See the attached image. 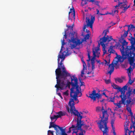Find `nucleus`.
<instances>
[{
  "label": "nucleus",
  "instance_id": "51",
  "mask_svg": "<svg viewBox=\"0 0 135 135\" xmlns=\"http://www.w3.org/2000/svg\"><path fill=\"white\" fill-rule=\"evenodd\" d=\"M94 2L95 3V4L97 5L98 6H99V2L98 1H96L94 0V2Z\"/></svg>",
  "mask_w": 135,
  "mask_h": 135
},
{
  "label": "nucleus",
  "instance_id": "47",
  "mask_svg": "<svg viewBox=\"0 0 135 135\" xmlns=\"http://www.w3.org/2000/svg\"><path fill=\"white\" fill-rule=\"evenodd\" d=\"M105 81L106 84H108L110 83V79L106 80H105Z\"/></svg>",
  "mask_w": 135,
  "mask_h": 135
},
{
  "label": "nucleus",
  "instance_id": "37",
  "mask_svg": "<svg viewBox=\"0 0 135 135\" xmlns=\"http://www.w3.org/2000/svg\"><path fill=\"white\" fill-rule=\"evenodd\" d=\"M54 122H50V125L49 127V128H51L52 127H51L52 126H55V125L56 124H54Z\"/></svg>",
  "mask_w": 135,
  "mask_h": 135
},
{
  "label": "nucleus",
  "instance_id": "36",
  "mask_svg": "<svg viewBox=\"0 0 135 135\" xmlns=\"http://www.w3.org/2000/svg\"><path fill=\"white\" fill-rule=\"evenodd\" d=\"M90 37V36L89 34H87L84 37L85 41H86V40L89 39Z\"/></svg>",
  "mask_w": 135,
  "mask_h": 135
},
{
  "label": "nucleus",
  "instance_id": "45",
  "mask_svg": "<svg viewBox=\"0 0 135 135\" xmlns=\"http://www.w3.org/2000/svg\"><path fill=\"white\" fill-rule=\"evenodd\" d=\"M128 84V83L127 84L124 86L122 88L124 90H125L126 91V90L127 89V88H128V86L127 85Z\"/></svg>",
  "mask_w": 135,
  "mask_h": 135
},
{
  "label": "nucleus",
  "instance_id": "20",
  "mask_svg": "<svg viewBox=\"0 0 135 135\" xmlns=\"http://www.w3.org/2000/svg\"><path fill=\"white\" fill-rule=\"evenodd\" d=\"M111 45L110 46L109 49L108 50V51L110 53H114L115 52V51L113 49V48L115 47V46L117 47V44H115V45L113 46L112 44V43H111Z\"/></svg>",
  "mask_w": 135,
  "mask_h": 135
},
{
  "label": "nucleus",
  "instance_id": "42",
  "mask_svg": "<svg viewBox=\"0 0 135 135\" xmlns=\"http://www.w3.org/2000/svg\"><path fill=\"white\" fill-rule=\"evenodd\" d=\"M131 28L132 31H135V27L132 24L131 25Z\"/></svg>",
  "mask_w": 135,
  "mask_h": 135
},
{
  "label": "nucleus",
  "instance_id": "34",
  "mask_svg": "<svg viewBox=\"0 0 135 135\" xmlns=\"http://www.w3.org/2000/svg\"><path fill=\"white\" fill-rule=\"evenodd\" d=\"M86 67H83V68L81 71V76L83 77V75L84 74L85 69L86 68Z\"/></svg>",
  "mask_w": 135,
  "mask_h": 135
},
{
  "label": "nucleus",
  "instance_id": "64",
  "mask_svg": "<svg viewBox=\"0 0 135 135\" xmlns=\"http://www.w3.org/2000/svg\"><path fill=\"white\" fill-rule=\"evenodd\" d=\"M65 59V57H63V58L61 60V61L60 62L61 63H62V62L64 60V59Z\"/></svg>",
  "mask_w": 135,
  "mask_h": 135
},
{
  "label": "nucleus",
  "instance_id": "52",
  "mask_svg": "<svg viewBox=\"0 0 135 135\" xmlns=\"http://www.w3.org/2000/svg\"><path fill=\"white\" fill-rule=\"evenodd\" d=\"M92 65V69L93 70L95 68L94 63H91Z\"/></svg>",
  "mask_w": 135,
  "mask_h": 135
},
{
  "label": "nucleus",
  "instance_id": "7",
  "mask_svg": "<svg viewBox=\"0 0 135 135\" xmlns=\"http://www.w3.org/2000/svg\"><path fill=\"white\" fill-rule=\"evenodd\" d=\"M100 51V49H99L98 47H95L93 49V57L91 59H90L91 63H94L96 57H99V56Z\"/></svg>",
  "mask_w": 135,
  "mask_h": 135
},
{
  "label": "nucleus",
  "instance_id": "30",
  "mask_svg": "<svg viewBox=\"0 0 135 135\" xmlns=\"http://www.w3.org/2000/svg\"><path fill=\"white\" fill-rule=\"evenodd\" d=\"M130 5H129L128 6H127H127L126 7V8H125L123 9V10L121 12V13H125L127 10L130 7Z\"/></svg>",
  "mask_w": 135,
  "mask_h": 135
},
{
  "label": "nucleus",
  "instance_id": "12",
  "mask_svg": "<svg viewBox=\"0 0 135 135\" xmlns=\"http://www.w3.org/2000/svg\"><path fill=\"white\" fill-rule=\"evenodd\" d=\"M126 52L124 51H120L122 56H119L118 57V61L120 62H123L124 60L127 58L128 57L129 55L128 54H127L126 51Z\"/></svg>",
  "mask_w": 135,
  "mask_h": 135
},
{
  "label": "nucleus",
  "instance_id": "40",
  "mask_svg": "<svg viewBox=\"0 0 135 135\" xmlns=\"http://www.w3.org/2000/svg\"><path fill=\"white\" fill-rule=\"evenodd\" d=\"M81 123L82 124H83V126H84V127L85 128V129H88L89 127V126H87L85 124H83V122H82L81 121ZM83 126V125L82 126Z\"/></svg>",
  "mask_w": 135,
  "mask_h": 135
},
{
  "label": "nucleus",
  "instance_id": "44",
  "mask_svg": "<svg viewBox=\"0 0 135 135\" xmlns=\"http://www.w3.org/2000/svg\"><path fill=\"white\" fill-rule=\"evenodd\" d=\"M79 130H80L81 132L79 133V135H84L83 129L81 128Z\"/></svg>",
  "mask_w": 135,
  "mask_h": 135
},
{
  "label": "nucleus",
  "instance_id": "10",
  "mask_svg": "<svg viewBox=\"0 0 135 135\" xmlns=\"http://www.w3.org/2000/svg\"><path fill=\"white\" fill-rule=\"evenodd\" d=\"M112 40H113V38L112 36H110L109 37L108 36H106V37L104 36L102 38H100V44L103 47H104L105 46L104 43H105L107 41L108 42H109Z\"/></svg>",
  "mask_w": 135,
  "mask_h": 135
},
{
  "label": "nucleus",
  "instance_id": "57",
  "mask_svg": "<svg viewBox=\"0 0 135 135\" xmlns=\"http://www.w3.org/2000/svg\"><path fill=\"white\" fill-rule=\"evenodd\" d=\"M79 94H78V95H79V97H81V96L82 94V93H81V92L79 90Z\"/></svg>",
  "mask_w": 135,
  "mask_h": 135
},
{
  "label": "nucleus",
  "instance_id": "29",
  "mask_svg": "<svg viewBox=\"0 0 135 135\" xmlns=\"http://www.w3.org/2000/svg\"><path fill=\"white\" fill-rule=\"evenodd\" d=\"M58 118V117H57V115H54L52 117H50V119L51 120V121H52L53 120L56 119V120H55L54 122L56 121L57 119Z\"/></svg>",
  "mask_w": 135,
  "mask_h": 135
},
{
  "label": "nucleus",
  "instance_id": "32",
  "mask_svg": "<svg viewBox=\"0 0 135 135\" xmlns=\"http://www.w3.org/2000/svg\"><path fill=\"white\" fill-rule=\"evenodd\" d=\"M126 109L128 112L130 113L131 116L133 115V113L132 112L131 109L130 107H127L126 108Z\"/></svg>",
  "mask_w": 135,
  "mask_h": 135
},
{
  "label": "nucleus",
  "instance_id": "53",
  "mask_svg": "<svg viewBox=\"0 0 135 135\" xmlns=\"http://www.w3.org/2000/svg\"><path fill=\"white\" fill-rule=\"evenodd\" d=\"M50 133L52 135H53V131L51 130H49L48 131V133Z\"/></svg>",
  "mask_w": 135,
  "mask_h": 135
},
{
  "label": "nucleus",
  "instance_id": "33",
  "mask_svg": "<svg viewBox=\"0 0 135 135\" xmlns=\"http://www.w3.org/2000/svg\"><path fill=\"white\" fill-rule=\"evenodd\" d=\"M124 32L123 34V35L122 36V37H123L124 38L126 37L127 36V35L128 33V32L127 31H126L124 30Z\"/></svg>",
  "mask_w": 135,
  "mask_h": 135
},
{
  "label": "nucleus",
  "instance_id": "54",
  "mask_svg": "<svg viewBox=\"0 0 135 135\" xmlns=\"http://www.w3.org/2000/svg\"><path fill=\"white\" fill-rule=\"evenodd\" d=\"M60 56L58 55V59H57V62H58V63L60 62H60Z\"/></svg>",
  "mask_w": 135,
  "mask_h": 135
},
{
  "label": "nucleus",
  "instance_id": "23",
  "mask_svg": "<svg viewBox=\"0 0 135 135\" xmlns=\"http://www.w3.org/2000/svg\"><path fill=\"white\" fill-rule=\"evenodd\" d=\"M118 90V91H120L121 92V95H122V97H123V96H124L125 95V94L126 90H125L122 88H121L120 87H119Z\"/></svg>",
  "mask_w": 135,
  "mask_h": 135
},
{
  "label": "nucleus",
  "instance_id": "31",
  "mask_svg": "<svg viewBox=\"0 0 135 135\" xmlns=\"http://www.w3.org/2000/svg\"><path fill=\"white\" fill-rule=\"evenodd\" d=\"M112 86H113V88L116 89H117L118 90V89H119V88L120 87H119L117 85H116L114 83L112 85Z\"/></svg>",
  "mask_w": 135,
  "mask_h": 135
},
{
  "label": "nucleus",
  "instance_id": "17",
  "mask_svg": "<svg viewBox=\"0 0 135 135\" xmlns=\"http://www.w3.org/2000/svg\"><path fill=\"white\" fill-rule=\"evenodd\" d=\"M127 70L128 76L129 78V80L127 83L128 84L129 83L130 85H131L134 81V80H131V73L132 71V68H131V66H130V67L127 69Z\"/></svg>",
  "mask_w": 135,
  "mask_h": 135
},
{
  "label": "nucleus",
  "instance_id": "62",
  "mask_svg": "<svg viewBox=\"0 0 135 135\" xmlns=\"http://www.w3.org/2000/svg\"><path fill=\"white\" fill-rule=\"evenodd\" d=\"M102 94H103V95H105V97H107V98H108V97L107 96L106 94H105V92H103Z\"/></svg>",
  "mask_w": 135,
  "mask_h": 135
},
{
  "label": "nucleus",
  "instance_id": "35",
  "mask_svg": "<svg viewBox=\"0 0 135 135\" xmlns=\"http://www.w3.org/2000/svg\"><path fill=\"white\" fill-rule=\"evenodd\" d=\"M115 97H114L113 98L111 97H109V98H108L107 100L109 102H114V99Z\"/></svg>",
  "mask_w": 135,
  "mask_h": 135
},
{
  "label": "nucleus",
  "instance_id": "14",
  "mask_svg": "<svg viewBox=\"0 0 135 135\" xmlns=\"http://www.w3.org/2000/svg\"><path fill=\"white\" fill-rule=\"evenodd\" d=\"M128 42H127L126 41L124 40H123V42L122 43V45H120L118 44V45H117V47L119 46V47L121 46V47L120 49V51H124L127 52L130 51L129 49H127V47Z\"/></svg>",
  "mask_w": 135,
  "mask_h": 135
},
{
  "label": "nucleus",
  "instance_id": "63",
  "mask_svg": "<svg viewBox=\"0 0 135 135\" xmlns=\"http://www.w3.org/2000/svg\"><path fill=\"white\" fill-rule=\"evenodd\" d=\"M114 13H118V11L117 10H114Z\"/></svg>",
  "mask_w": 135,
  "mask_h": 135
},
{
  "label": "nucleus",
  "instance_id": "3",
  "mask_svg": "<svg viewBox=\"0 0 135 135\" xmlns=\"http://www.w3.org/2000/svg\"><path fill=\"white\" fill-rule=\"evenodd\" d=\"M96 111L97 112L102 111V116L100 115L101 119L98 123L99 124L98 127L103 133V135H108L109 132L108 127L107 126L109 115L107 110H105L103 106L102 108L98 106L96 108Z\"/></svg>",
  "mask_w": 135,
  "mask_h": 135
},
{
  "label": "nucleus",
  "instance_id": "26",
  "mask_svg": "<svg viewBox=\"0 0 135 135\" xmlns=\"http://www.w3.org/2000/svg\"><path fill=\"white\" fill-rule=\"evenodd\" d=\"M87 2L93 3L94 2V0H82V3L86 4L87 3Z\"/></svg>",
  "mask_w": 135,
  "mask_h": 135
},
{
  "label": "nucleus",
  "instance_id": "28",
  "mask_svg": "<svg viewBox=\"0 0 135 135\" xmlns=\"http://www.w3.org/2000/svg\"><path fill=\"white\" fill-rule=\"evenodd\" d=\"M115 80L116 83L117 82V81H118V82L120 83H121L123 81V80L121 78H115Z\"/></svg>",
  "mask_w": 135,
  "mask_h": 135
},
{
  "label": "nucleus",
  "instance_id": "50",
  "mask_svg": "<svg viewBox=\"0 0 135 135\" xmlns=\"http://www.w3.org/2000/svg\"><path fill=\"white\" fill-rule=\"evenodd\" d=\"M82 62L83 63V67H86V64L85 63L84 61L82 59Z\"/></svg>",
  "mask_w": 135,
  "mask_h": 135
},
{
  "label": "nucleus",
  "instance_id": "2",
  "mask_svg": "<svg viewBox=\"0 0 135 135\" xmlns=\"http://www.w3.org/2000/svg\"><path fill=\"white\" fill-rule=\"evenodd\" d=\"M55 74L56 75V79L57 81V84L55 86L57 90H63L66 87V86L67 80V77H70L71 80V78L73 76H75V75L71 76L66 70L65 67L63 63H58V68L55 70Z\"/></svg>",
  "mask_w": 135,
  "mask_h": 135
},
{
  "label": "nucleus",
  "instance_id": "49",
  "mask_svg": "<svg viewBox=\"0 0 135 135\" xmlns=\"http://www.w3.org/2000/svg\"><path fill=\"white\" fill-rule=\"evenodd\" d=\"M132 127L135 129V119L134 120V122H132Z\"/></svg>",
  "mask_w": 135,
  "mask_h": 135
},
{
  "label": "nucleus",
  "instance_id": "48",
  "mask_svg": "<svg viewBox=\"0 0 135 135\" xmlns=\"http://www.w3.org/2000/svg\"><path fill=\"white\" fill-rule=\"evenodd\" d=\"M88 60H87L88 61L90 60L91 57L90 56V54L89 53L88 54Z\"/></svg>",
  "mask_w": 135,
  "mask_h": 135
},
{
  "label": "nucleus",
  "instance_id": "5",
  "mask_svg": "<svg viewBox=\"0 0 135 135\" xmlns=\"http://www.w3.org/2000/svg\"><path fill=\"white\" fill-rule=\"evenodd\" d=\"M132 90V89L130 87H129L128 88V91L126 93V94L123 96V97H122V95H120L119 96L121 99V101L122 104H124V102L126 99H127L126 101L127 105L129 104L132 102V99L130 97L133 93Z\"/></svg>",
  "mask_w": 135,
  "mask_h": 135
},
{
  "label": "nucleus",
  "instance_id": "39",
  "mask_svg": "<svg viewBox=\"0 0 135 135\" xmlns=\"http://www.w3.org/2000/svg\"><path fill=\"white\" fill-rule=\"evenodd\" d=\"M115 121V119H112L111 120V127L114 126L113 124Z\"/></svg>",
  "mask_w": 135,
  "mask_h": 135
},
{
  "label": "nucleus",
  "instance_id": "46",
  "mask_svg": "<svg viewBox=\"0 0 135 135\" xmlns=\"http://www.w3.org/2000/svg\"><path fill=\"white\" fill-rule=\"evenodd\" d=\"M63 94L66 96H68L69 95L68 91V90L66 91L65 92H64Z\"/></svg>",
  "mask_w": 135,
  "mask_h": 135
},
{
  "label": "nucleus",
  "instance_id": "61",
  "mask_svg": "<svg viewBox=\"0 0 135 135\" xmlns=\"http://www.w3.org/2000/svg\"><path fill=\"white\" fill-rule=\"evenodd\" d=\"M86 25H85L83 27V31H85V30L86 29Z\"/></svg>",
  "mask_w": 135,
  "mask_h": 135
},
{
  "label": "nucleus",
  "instance_id": "59",
  "mask_svg": "<svg viewBox=\"0 0 135 135\" xmlns=\"http://www.w3.org/2000/svg\"><path fill=\"white\" fill-rule=\"evenodd\" d=\"M112 130L113 131V132H115V128L114 126L112 127Z\"/></svg>",
  "mask_w": 135,
  "mask_h": 135
},
{
  "label": "nucleus",
  "instance_id": "6",
  "mask_svg": "<svg viewBox=\"0 0 135 135\" xmlns=\"http://www.w3.org/2000/svg\"><path fill=\"white\" fill-rule=\"evenodd\" d=\"M78 118L77 120V123L76 126L73 125L71 127H70L69 128V131L67 132L68 133H69L71 132L70 129L71 128H74L75 130H79L81 128L82 125H83V124L81 123V119H82L83 117L80 116V117H77Z\"/></svg>",
  "mask_w": 135,
  "mask_h": 135
},
{
  "label": "nucleus",
  "instance_id": "56",
  "mask_svg": "<svg viewBox=\"0 0 135 135\" xmlns=\"http://www.w3.org/2000/svg\"><path fill=\"white\" fill-rule=\"evenodd\" d=\"M113 11H112V13H109L108 12H107V13H105V15H106L107 14H110V15H112V13L113 12Z\"/></svg>",
  "mask_w": 135,
  "mask_h": 135
},
{
  "label": "nucleus",
  "instance_id": "18",
  "mask_svg": "<svg viewBox=\"0 0 135 135\" xmlns=\"http://www.w3.org/2000/svg\"><path fill=\"white\" fill-rule=\"evenodd\" d=\"M119 3V7L120 8L123 10V9L127 6V4L128 3V2L126 0L123 1V2H120V0H118Z\"/></svg>",
  "mask_w": 135,
  "mask_h": 135
},
{
  "label": "nucleus",
  "instance_id": "24",
  "mask_svg": "<svg viewBox=\"0 0 135 135\" xmlns=\"http://www.w3.org/2000/svg\"><path fill=\"white\" fill-rule=\"evenodd\" d=\"M130 122H126L124 124V128L125 130L129 131L128 126L129 125V123Z\"/></svg>",
  "mask_w": 135,
  "mask_h": 135
},
{
  "label": "nucleus",
  "instance_id": "21",
  "mask_svg": "<svg viewBox=\"0 0 135 135\" xmlns=\"http://www.w3.org/2000/svg\"><path fill=\"white\" fill-rule=\"evenodd\" d=\"M51 127H52L53 128H54V129L56 130V135L60 134L59 130V128H60V127L57 125H56L55 126H53Z\"/></svg>",
  "mask_w": 135,
  "mask_h": 135
},
{
  "label": "nucleus",
  "instance_id": "60",
  "mask_svg": "<svg viewBox=\"0 0 135 135\" xmlns=\"http://www.w3.org/2000/svg\"><path fill=\"white\" fill-rule=\"evenodd\" d=\"M103 55H104V54H106V52H107V51L105 50L104 49V50H103Z\"/></svg>",
  "mask_w": 135,
  "mask_h": 135
},
{
  "label": "nucleus",
  "instance_id": "9",
  "mask_svg": "<svg viewBox=\"0 0 135 135\" xmlns=\"http://www.w3.org/2000/svg\"><path fill=\"white\" fill-rule=\"evenodd\" d=\"M118 63V61L114 60L111 64L108 65V69H109L110 70L108 73L110 75L114 71V67L116 69L117 68Z\"/></svg>",
  "mask_w": 135,
  "mask_h": 135
},
{
  "label": "nucleus",
  "instance_id": "13",
  "mask_svg": "<svg viewBox=\"0 0 135 135\" xmlns=\"http://www.w3.org/2000/svg\"><path fill=\"white\" fill-rule=\"evenodd\" d=\"M131 44V46H127V49L135 51V38L131 37V38H128Z\"/></svg>",
  "mask_w": 135,
  "mask_h": 135
},
{
  "label": "nucleus",
  "instance_id": "38",
  "mask_svg": "<svg viewBox=\"0 0 135 135\" xmlns=\"http://www.w3.org/2000/svg\"><path fill=\"white\" fill-rule=\"evenodd\" d=\"M120 101L119 103H116V104L115 105H116V106H117L118 107V108H117V109H118L120 108V107H121V106L120 105L121 104L120 103ZM117 108L116 107V109H117Z\"/></svg>",
  "mask_w": 135,
  "mask_h": 135
},
{
  "label": "nucleus",
  "instance_id": "22",
  "mask_svg": "<svg viewBox=\"0 0 135 135\" xmlns=\"http://www.w3.org/2000/svg\"><path fill=\"white\" fill-rule=\"evenodd\" d=\"M57 114H58V115H57L58 117V118H59L62 116L65 115L66 113L65 112H63L62 111H60L57 113Z\"/></svg>",
  "mask_w": 135,
  "mask_h": 135
},
{
  "label": "nucleus",
  "instance_id": "58",
  "mask_svg": "<svg viewBox=\"0 0 135 135\" xmlns=\"http://www.w3.org/2000/svg\"><path fill=\"white\" fill-rule=\"evenodd\" d=\"M58 95L60 96V97L62 99L63 98H62V96H61V94L60 93H58Z\"/></svg>",
  "mask_w": 135,
  "mask_h": 135
},
{
  "label": "nucleus",
  "instance_id": "27",
  "mask_svg": "<svg viewBox=\"0 0 135 135\" xmlns=\"http://www.w3.org/2000/svg\"><path fill=\"white\" fill-rule=\"evenodd\" d=\"M72 12H73V16H75V9H74V8L73 7V8H70V11L69 12V14L70 13H72Z\"/></svg>",
  "mask_w": 135,
  "mask_h": 135
},
{
  "label": "nucleus",
  "instance_id": "16",
  "mask_svg": "<svg viewBox=\"0 0 135 135\" xmlns=\"http://www.w3.org/2000/svg\"><path fill=\"white\" fill-rule=\"evenodd\" d=\"M65 40L64 39H63V40L62 42V46L61 47L62 48L64 45L65 44V43L64 42ZM62 49V48L61 49V50L60 51L59 53V55L60 56V59H62L63 57H65V56H68L70 55V54H68V51H67V52H66L65 51H64L62 54V55H60V54L61 52V51Z\"/></svg>",
  "mask_w": 135,
  "mask_h": 135
},
{
  "label": "nucleus",
  "instance_id": "25",
  "mask_svg": "<svg viewBox=\"0 0 135 135\" xmlns=\"http://www.w3.org/2000/svg\"><path fill=\"white\" fill-rule=\"evenodd\" d=\"M59 129L61 132V135H68L65 132V131L64 129H63L62 127H60Z\"/></svg>",
  "mask_w": 135,
  "mask_h": 135
},
{
  "label": "nucleus",
  "instance_id": "8",
  "mask_svg": "<svg viewBox=\"0 0 135 135\" xmlns=\"http://www.w3.org/2000/svg\"><path fill=\"white\" fill-rule=\"evenodd\" d=\"M89 96H88L87 95V97L90 98L91 99H93L94 101H95L96 98H97L98 99H99L100 98H101L102 97V95L100 94V93H96V91L95 90H94L92 91V92L91 94H89Z\"/></svg>",
  "mask_w": 135,
  "mask_h": 135
},
{
  "label": "nucleus",
  "instance_id": "19",
  "mask_svg": "<svg viewBox=\"0 0 135 135\" xmlns=\"http://www.w3.org/2000/svg\"><path fill=\"white\" fill-rule=\"evenodd\" d=\"M66 27H68V29L66 30H65L64 31V33H65V35H64V38H65V39H66V33H67V31L68 30H70V32L69 34L70 33H72V32H73V26H74V24H73L72 26H69L67 25H66Z\"/></svg>",
  "mask_w": 135,
  "mask_h": 135
},
{
  "label": "nucleus",
  "instance_id": "41",
  "mask_svg": "<svg viewBox=\"0 0 135 135\" xmlns=\"http://www.w3.org/2000/svg\"><path fill=\"white\" fill-rule=\"evenodd\" d=\"M127 26L128 27V30L127 31L128 32L131 31H132V29L131 28V25H128Z\"/></svg>",
  "mask_w": 135,
  "mask_h": 135
},
{
  "label": "nucleus",
  "instance_id": "15",
  "mask_svg": "<svg viewBox=\"0 0 135 135\" xmlns=\"http://www.w3.org/2000/svg\"><path fill=\"white\" fill-rule=\"evenodd\" d=\"M130 51L127 52V54H128L129 56L127 58L128 59L130 63H133L135 61V59H134V56L133 55V52H134L135 51L131 50H129Z\"/></svg>",
  "mask_w": 135,
  "mask_h": 135
},
{
  "label": "nucleus",
  "instance_id": "55",
  "mask_svg": "<svg viewBox=\"0 0 135 135\" xmlns=\"http://www.w3.org/2000/svg\"><path fill=\"white\" fill-rule=\"evenodd\" d=\"M107 31L105 30H104L103 31V33H104V36H105V37H106V36L107 35Z\"/></svg>",
  "mask_w": 135,
  "mask_h": 135
},
{
  "label": "nucleus",
  "instance_id": "43",
  "mask_svg": "<svg viewBox=\"0 0 135 135\" xmlns=\"http://www.w3.org/2000/svg\"><path fill=\"white\" fill-rule=\"evenodd\" d=\"M108 61H107V60H104L105 62V64H107V65L109 64L110 62V59H108Z\"/></svg>",
  "mask_w": 135,
  "mask_h": 135
},
{
  "label": "nucleus",
  "instance_id": "1",
  "mask_svg": "<svg viewBox=\"0 0 135 135\" xmlns=\"http://www.w3.org/2000/svg\"><path fill=\"white\" fill-rule=\"evenodd\" d=\"M71 78V80L70 82L68 80L66 84V87L70 86L71 85L72 87L70 89V96L71 98L68 104L70 107V109L69 107H66V109L69 113H71L73 114L75 116L80 117L82 116L80 114L78 110H76L75 107V102L74 100L77 101L78 103L79 101L77 98L78 95L79 93V87L78 84V79L75 76H73Z\"/></svg>",
  "mask_w": 135,
  "mask_h": 135
},
{
  "label": "nucleus",
  "instance_id": "4",
  "mask_svg": "<svg viewBox=\"0 0 135 135\" xmlns=\"http://www.w3.org/2000/svg\"><path fill=\"white\" fill-rule=\"evenodd\" d=\"M69 36L70 38V40L71 43L70 44V47L71 49L75 47L77 45H79L81 44L82 42L80 41L79 39H76V33L75 32L70 33L69 34Z\"/></svg>",
  "mask_w": 135,
  "mask_h": 135
},
{
  "label": "nucleus",
  "instance_id": "11",
  "mask_svg": "<svg viewBox=\"0 0 135 135\" xmlns=\"http://www.w3.org/2000/svg\"><path fill=\"white\" fill-rule=\"evenodd\" d=\"M86 22L87 23V25L88 27H89L92 28H93V24L95 20V17L94 16H91V20L88 17H86Z\"/></svg>",
  "mask_w": 135,
  "mask_h": 135
}]
</instances>
